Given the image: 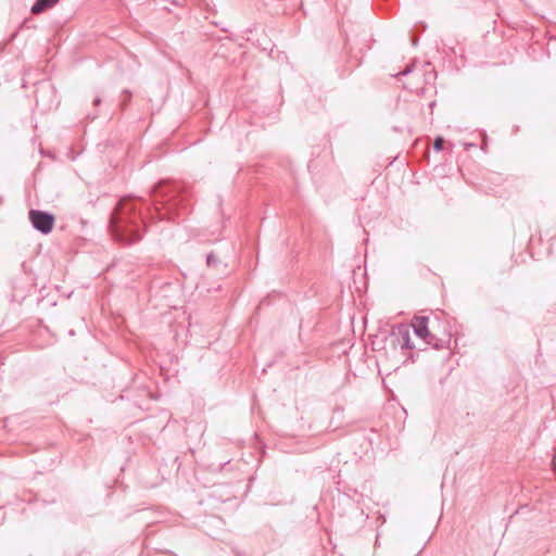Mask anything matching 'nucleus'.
I'll return each mask as SVG.
<instances>
[{
    "label": "nucleus",
    "mask_w": 556,
    "mask_h": 556,
    "mask_svg": "<svg viewBox=\"0 0 556 556\" xmlns=\"http://www.w3.org/2000/svg\"><path fill=\"white\" fill-rule=\"evenodd\" d=\"M29 220L42 233H49L54 227V216L38 210L29 211Z\"/></svg>",
    "instance_id": "obj_1"
},
{
    "label": "nucleus",
    "mask_w": 556,
    "mask_h": 556,
    "mask_svg": "<svg viewBox=\"0 0 556 556\" xmlns=\"http://www.w3.org/2000/svg\"><path fill=\"white\" fill-rule=\"evenodd\" d=\"M410 327L414 329V332L417 337L422 340H427L430 336V330L428 328V318L424 316H416L412 319Z\"/></svg>",
    "instance_id": "obj_2"
},
{
    "label": "nucleus",
    "mask_w": 556,
    "mask_h": 556,
    "mask_svg": "<svg viewBox=\"0 0 556 556\" xmlns=\"http://www.w3.org/2000/svg\"><path fill=\"white\" fill-rule=\"evenodd\" d=\"M393 333L402 337V341H403L402 346L403 348H405V349L414 348V344L412 343L410 337H409V326L408 325L401 324V325L394 327Z\"/></svg>",
    "instance_id": "obj_3"
},
{
    "label": "nucleus",
    "mask_w": 556,
    "mask_h": 556,
    "mask_svg": "<svg viewBox=\"0 0 556 556\" xmlns=\"http://www.w3.org/2000/svg\"><path fill=\"white\" fill-rule=\"evenodd\" d=\"M59 0H37L36 3L31 7L33 14H39L46 11L49 8H52L58 3Z\"/></svg>",
    "instance_id": "obj_4"
},
{
    "label": "nucleus",
    "mask_w": 556,
    "mask_h": 556,
    "mask_svg": "<svg viewBox=\"0 0 556 556\" xmlns=\"http://www.w3.org/2000/svg\"><path fill=\"white\" fill-rule=\"evenodd\" d=\"M442 146H443V139L442 138H438L435 141H434V149L435 150H441L442 149Z\"/></svg>",
    "instance_id": "obj_5"
}]
</instances>
